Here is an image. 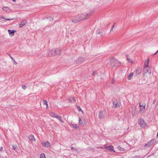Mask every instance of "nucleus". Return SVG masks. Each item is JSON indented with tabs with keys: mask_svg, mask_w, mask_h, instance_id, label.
<instances>
[{
	"mask_svg": "<svg viewBox=\"0 0 158 158\" xmlns=\"http://www.w3.org/2000/svg\"><path fill=\"white\" fill-rule=\"evenodd\" d=\"M110 63L112 67H117L120 65V62L116 59L112 58L110 59Z\"/></svg>",
	"mask_w": 158,
	"mask_h": 158,
	"instance_id": "obj_1",
	"label": "nucleus"
},
{
	"mask_svg": "<svg viewBox=\"0 0 158 158\" xmlns=\"http://www.w3.org/2000/svg\"><path fill=\"white\" fill-rule=\"evenodd\" d=\"M80 17L81 20H86L90 17V14L87 12L83 13L80 15Z\"/></svg>",
	"mask_w": 158,
	"mask_h": 158,
	"instance_id": "obj_2",
	"label": "nucleus"
},
{
	"mask_svg": "<svg viewBox=\"0 0 158 158\" xmlns=\"http://www.w3.org/2000/svg\"><path fill=\"white\" fill-rule=\"evenodd\" d=\"M56 55V49L48 50L46 55L47 56H52Z\"/></svg>",
	"mask_w": 158,
	"mask_h": 158,
	"instance_id": "obj_3",
	"label": "nucleus"
},
{
	"mask_svg": "<svg viewBox=\"0 0 158 158\" xmlns=\"http://www.w3.org/2000/svg\"><path fill=\"white\" fill-rule=\"evenodd\" d=\"M85 60L84 57H79L75 60L74 63L76 64H80L84 62Z\"/></svg>",
	"mask_w": 158,
	"mask_h": 158,
	"instance_id": "obj_4",
	"label": "nucleus"
},
{
	"mask_svg": "<svg viewBox=\"0 0 158 158\" xmlns=\"http://www.w3.org/2000/svg\"><path fill=\"white\" fill-rule=\"evenodd\" d=\"M106 114V113L105 110H101L99 114V117L100 119L103 118Z\"/></svg>",
	"mask_w": 158,
	"mask_h": 158,
	"instance_id": "obj_5",
	"label": "nucleus"
},
{
	"mask_svg": "<svg viewBox=\"0 0 158 158\" xmlns=\"http://www.w3.org/2000/svg\"><path fill=\"white\" fill-rule=\"evenodd\" d=\"M156 140L155 139H153L150 140L149 142H148L146 144L144 145V147H150L152 145L155 143Z\"/></svg>",
	"mask_w": 158,
	"mask_h": 158,
	"instance_id": "obj_6",
	"label": "nucleus"
},
{
	"mask_svg": "<svg viewBox=\"0 0 158 158\" xmlns=\"http://www.w3.org/2000/svg\"><path fill=\"white\" fill-rule=\"evenodd\" d=\"M80 17L79 16H77L73 17L71 21L73 23H76L78 22L79 21H81V19H80Z\"/></svg>",
	"mask_w": 158,
	"mask_h": 158,
	"instance_id": "obj_7",
	"label": "nucleus"
},
{
	"mask_svg": "<svg viewBox=\"0 0 158 158\" xmlns=\"http://www.w3.org/2000/svg\"><path fill=\"white\" fill-rule=\"evenodd\" d=\"M104 147L106 150L108 151L111 152L112 151H113L114 152V147L111 145L107 146L106 145H105L104 146Z\"/></svg>",
	"mask_w": 158,
	"mask_h": 158,
	"instance_id": "obj_8",
	"label": "nucleus"
},
{
	"mask_svg": "<svg viewBox=\"0 0 158 158\" xmlns=\"http://www.w3.org/2000/svg\"><path fill=\"white\" fill-rule=\"evenodd\" d=\"M138 123L141 127H145L146 126V124L145 121L142 118L139 120Z\"/></svg>",
	"mask_w": 158,
	"mask_h": 158,
	"instance_id": "obj_9",
	"label": "nucleus"
},
{
	"mask_svg": "<svg viewBox=\"0 0 158 158\" xmlns=\"http://www.w3.org/2000/svg\"><path fill=\"white\" fill-rule=\"evenodd\" d=\"M27 21L25 19L23 20L21 22V23L19 24V26L20 27H23L27 23Z\"/></svg>",
	"mask_w": 158,
	"mask_h": 158,
	"instance_id": "obj_10",
	"label": "nucleus"
},
{
	"mask_svg": "<svg viewBox=\"0 0 158 158\" xmlns=\"http://www.w3.org/2000/svg\"><path fill=\"white\" fill-rule=\"evenodd\" d=\"M42 145L45 147H50V143L47 141L45 143H42Z\"/></svg>",
	"mask_w": 158,
	"mask_h": 158,
	"instance_id": "obj_11",
	"label": "nucleus"
},
{
	"mask_svg": "<svg viewBox=\"0 0 158 158\" xmlns=\"http://www.w3.org/2000/svg\"><path fill=\"white\" fill-rule=\"evenodd\" d=\"M8 31L9 33V35H11V36H13L14 34V32H16V31L15 30H8Z\"/></svg>",
	"mask_w": 158,
	"mask_h": 158,
	"instance_id": "obj_12",
	"label": "nucleus"
},
{
	"mask_svg": "<svg viewBox=\"0 0 158 158\" xmlns=\"http://www.w3.org/2000/svg\"><path fill=\"white\" fill-rule=\"evenodd\" d=\"M135 73L136 75H138L140 74L141 72V69L140 68H138L135 71Z\"/></svg>",
	"mask_w": 158,
	"mask_h": 158,
	"instance_id": "obj_13",
	"label": "nucleus"
},
{
	"mask_svg": "<svg viewBox=\"0 0 158 158\" xmlns=\"http://www.w3.org/2000/svg\"><path fill=\"white\" fill-rule=\"evenodd\" d=\"M61 50L58 48L56 49V54L57 55H60L61 54Z\"/></svg>",
	"mask_w": 158,
	"mask_h": 158,
	"instance_id": "obj_14",
	"label": "nucleus"
},
{
	"mask_svg": "<svg viewBox=\"0 0 158 158\" xmlns=\"http://www.w3.org/2000/svg\"><path fill=\"white\" fill-rule=\"evenodd\" d=\"M54 116L56 118L58 119L59 120H60V121L61 123H63L64 122H63V120H62V119L61 117H60L58 115H55Z\"/></svg>",
	"mask_w": 158,
	"mask_h": 158,
	"instance_id": "obj_15",
	"label": "nucleus"
},
{
	"mask_svg": "<svg viewBox=\"0 0 158 158\" xmlns=\"http://www.w3.org/2000/svg\"><path fill=\"white\" fill-rule=\"evenodd\" d=\"M69 101L70 103H73L75 102V100L74 97H70L69 99Z\"/></svg>",
	"mask_w": 158,
	"mask_h": 158,
	"instance_id": "obj_16",
	"label": "nucleus"
},
{
	"mask_svg": "<svg viewBox=\"0 0 158 158\" xmlns=\"http://www.w3.org/2000/svg\"><path fill=\"white\" fill-rule=\"evenodd\" d=\"M119 106V104L117 101L114 102L113 103V107L114 108H116Z\"/></svg>",
	"mask_w": 158,
	"mask_h": 158,
	"instance_id": "obj_17",
	"label": "nucleus"
},
{
	"mask_svg": "<svg viewBox=\"0 0 158 158\" xmlns=\"http://www.w3.org/2000/svg\"><path fill=\"white\" fill-rule=\"evenodd\" d=\"M133 75V73H130L127 76L128 79V80H130L132 78Z\"/></svg>",
	"mask_w": 158,
	"mask_h": 158,
	"instance_id": "obj_18",
	"label": "nucleus"
},
{
	"mask_svg": "<svg viewBox=\"0 0 158 158\" xmlns=\"http://www.w3.org/2000/svg\"><path fill=\"white\" fill-rule=\"evenodd\" d=\"M29 139L31 141H33L35 140L34 136L33 135H30L29 137Z\"/></svg>",
	"mask_w": 158,
	"mask_h": 158,
	"instance_id": "obj_19",
	"label": "nucleus"
},
{
	"mask_svg": "<svg viewBox=\"0 0 158 158\" xmlns=\"http://www.w3.org/2000/svg\"><path fill=\"white\" fill-rule=\"evenodd\" d=\"M149 61V59H148V61H145L144 64V68H146V67H148Z\"/></svg>",
	"mask_w": 158,
	"mask_h": 158,
	"instance_id": "obj_20",
	"label": "nucleus"
},
{
	"mask_svg": "<svg viewBox=\"0 0 158 158\" xmlns=\"http://www.w3.org/2000/svg\"><path fill=\"white\" fill-rule=\"evenodd\" d=\"M118 149H119V150L120 151H121V152H123V151H125V150L124 148H121V147H120V146H118Z\"/></svg>",
	"mask_w": 158,
	"mask_h": 158,
	"instance_id": "obj_21",
	"label": "nucleus"
},
{
	"mask_svg": "<svg viewBox=\"0 0 158 158\" xmlns=\"http://www.w3.org/2000/svg\"><path fill=\"white\" fill-rule=\"evenodd\" d=\"M2 9H3V10L6 11H7L8 10H9V7L7 6H5L3 7Z\"/></svg>",
	"mask_w": 158,
	"mask_h": 158,
	"instance_id": "obj_22",
	"label": "nucleus"
},
{
	"mask_svg": "<svg viewBox=\"0 0 158 158\" xmlns=\"http://www.w3.org/2000/svg\"><path fill=\"white\" fill-rule=\"evenodd\" d=\"M146 105L143 106H141L140 108V110L142 111H143Z\"/></svg>",
	"mask_w": 158,
	"mask_h": 158,
	"instance_id": "obj_23",
	"label": "nucleus"
},
{
	"mask_svg": "<svg viewBox=\"0 0 158 158\" xmlns=\"http://www.w3.org/2000/svg\"><path fill=\"white\" fill-rule=\"evenodd\" d=\"M40 158H46L45 155L44 153H42L40 155Z\"/></svg>",
	"mask_w": 158,
	"mask_h": 158,
	"instance_id": "obj_24",
	"label": "nucleus"
},
{
	"mask_svg": "<svg viewBox=\"0 0 158 158\" xmlns=\"http://www.w3.org/2000/svg\"><path fill=\"white\" fill-rule=\"evenodd\" d=\"M79 125H83V123L82 121H81V119L79 118Z\"/></svg>",
	"mask_w": 158,
	"mask_h": 158,
	"instance_id": "obj_25",
	"label": "nucleus"
},
{
	"mask_svg": "<svg viewBox=\"0 0 158 158\" xmlns=\"http://www.w3.org/2000/svg\"><path fill=\"white\" fill-rule=\"evenodd\" d=\"M12 148H13V149L14 150H16V149H17L18 148V147L17 145H13L12 146Z\"/></svg>",
	"mask_w": 158,
	"mask_h": 158,
	"instance_id": "obj_26",
	"label": "nucleus"
},
{
	"mask_svg": "<svg viewBox=\"0 0 158 158\" xmlns=\"http://www.w3.org/2000/svg\"><path fill=\"white\" fill-rule=\"evenodd\" d=\"M77 109L79 111H81L82 113H83V110H82V109L79 106H77Z\"/></svg>",
	"mask_w": 158,
	"mask_h": 158,
	"instance_id": "obj_27",
	"label": "nucleus"
},
{
	"mask_svg": "<svg viewBox=\"0 0 158 158\" xmlns=\"http://www.w3.org/2000/svg\"><path fill=\"white\" fill-rule=\"evenodd\" d=\"M71 150L73 151H76L77 150V148H74L73 147H71Z\"/></svg>",
	"mask_w": 158,
	"mask_h": 158,
	"instance_id": "obj_28",
	"label": "nucleus"
},
{
	"mask_svg": "<svg viewBox=\"0 0 158 158\" xmlns=\"http://www.w3.org/2000/svg\"><path fill=\"white\" fill-rule=\"evenodd\" d=\"M94 11L92 10L91 11H90V12L89 13H88L89 14H90V16L94 14Z\"/></svg>",
	"mask_w": 158,
	"mask_h": 158,
	"instance_id": "obj_29",
	"label": "nucleus"
},
{
	"mask_svg": "<svg viewBox=\"0 0 158 158\" xmlns=\"http://www.w3.org/2000/svg\"><path fill=\"white\" fill-rule=\"evenodd\" d=\"M115 81L114 79H112L111 80V83L112 84H114L115 83Z\"/></svg>",
	"mask_w": 158,
	"mask_h": 158,
	"instance_id": "obj_30",
	"label": "nucleus"
},
{
	"mask_svg": "<svg viewBox=\"0 0 158 158\" xmlns=\"http://www.w3.org/2000/svg\"><path fill=\"white\" fill-rule=\"evenodd\" d=\"M72 126L76 128H77V127H78L77 126L76 124H73Z\"/></svg>",
	"mask_w": 158,
	"mask_h": 158,
	"instance_id": "obj_31",
	"label": "nucleus"
},
{
	"mask_svg": "<svg viewBox=\"0 0 158 158\" xmlns=\"http://www.w3.org/2000/svg\"><path fill=\"white\" fill-rule=\"evenodd\" d=\"M1 18H2V19H4V17H0V19H1ZM6 20H13V19H5Z\"/></svg>",
	"mask_w": 158,
	"mask_h": 158,
	"instance_id": "obj_32",
	"label": "nucleus"
},
{
	"mask_svg": "<svg viewBox=\"0 0 158 158\" xmlns=\"http://www.w3.org/2000/svg\"><path fill=\"white\" fill-rule=\"evenodd\" d=\"M22 88L24 89H25L27 88V87L26 85H23L22 86Z\"/></svg>",
	"mask_w": 158,
	"mask_h": 158,
	"instance_id": "obj_33",
	"label": "nucleus"
},
{
	"mask_svg": "<svg viewBox=\"0 0 158 158\" xmlns=\"http://www.w3.org/2000/svg\"><path fill=\"white\" fill-rule=\"evenodd\" d=\"M43 104L44 105H46V104H47V101L45 100H44L43 101Z\"/></svg>",
	"mask_w": 158,
	"mask_h": 158,
	"instance_id": "obj_34",
	"label": "nucleus"
},
{
	"mask_svg": "<svg viewBox=\"0 0 158 158\" xmlns=\"http://www.w3.org/2000/svg\"><path fill=\"white\" fill-rule=\"evenodd\" d=\"M96 71H93L92 72V74L93 75H94L96 73Z\"/></svg>",
	"mask_w": 158,
	"mask_h": 158,
	"instance_id": "obj_35",
	"label": "nucleus"
},
{
	"mask_svg": "<svg viewBox=\"0 0 158 158\" xmlns=\"http://www.w3.org/2000/svg\"><path fill=\"white\" fill-rule=\"evenodd\" d=\"M8 56H10V57L12 59V60H13L14 61H15V60L13 59V57H12L11 55L10 54H8Z\"/></svg>",
	"mask_w": 158,
	"mask_h": 158,
	"instance_id": "obj_36",
	"label": "nucleus"
},
{
	"mask_svg": "<svg viewBox=\"0 0 158 158\" xmlns=\"http://www.w3.org/2000/svg\"><path fill=\"white\" fill-rule=\"evenodd\" d=\"M126 58H127V60H130V58L128 56V55H126Z\"/></svg>",
	"mask_w": 158,
	"mask_h": 158,
	"instance_id": "obj_37",
	"label": "nucleus"
},
{
	"mask_svg": "<svg viewBox=\"0 0 158 158\" xmlns=\"http://www.w3.org/2000/svg\"><path fill=\"white\" fill-rule=\"evenodd\" d=\"M50 20H52V21H53V18L52 17H50Z\"/></svg>",
	"mask_w": 158,
	"mask_h": 158,
	"instance_id": "obj_38",
	"label": "nucleus"
},
{
	"mask_svg": "<svg viewBox=\"0 0 158 158\" xmlns=\"http://www.w3.org/2000/svg\"><path fill=\"white\" fill-rule=\"evenodd\" d=\"M143 104H142V105H141V103H140V102L139 103V106H140V107H141V106H143Z\"/></svg>",
	"mask_w": 158,
	"mask_h": 158,
	"instance_id": "obj_39",
	"label": "nucleus"
},
{
	"mask_svg": "<svg viewBox=\"0 0 158 158\" xmlns=\"http://www.w3.org/2000/svg\"><path fill=\"white\" fill-rule=\"evenodd\" d=\"M114 24L112 26V28H111V30H110V31H111L112 30V29H113V28L114 27Z\"/></svg>",
	"mask_w": 158,
	"mask_h": 158,
	"instance_id": "obj_40",
	"label": "nucleus"
},
{
	"mask_svg": "<svg viewBox=\"0 0 158 158\" xmlns=\"http://www.w3.org/2000/svg\"><path fill=\"white\" fill-rule=\"evenodd\" d=\"M3 149V147H1L0 148V152H2V150Z\"/></svg>",
	"mask_w": 158,
	"mask_h": 158,
	"instance_id": "obj_41",
	"label": "nucleus"
},
{
	"mask_svg": "<svg viewBox=\"0 0 158 158\" xmlns=\"http://www.w3.org/2000/svg\"><path fill=\"white\" fill-rule=\"evenodd\" d=\"M98 34H99L101 35H102V32H98Z\"/></svg>",
	"mask_w": 158,
	"mask_h": 158,
	"instance_id": "obj_42",
	"label": "nucleus"
},
{
	"mask_svg": "<svg viewBox=\"0 0 158 158\" xmlns=\"http://www.w3.org/2000/svg\"><path fill=\"white\" fill-rule=\"evenodd\" d=\"M158 52V50L157 51V52L155 53H154L153 55H155V54H156L157 52Z\"/></svg>",
	"mask_w": 158,
	"mask_h": 158,
	"instance_id": "obj_43",
	"label": "nucleus"
},
{
	"mask_svg": "<svg viewBox=\"0 0 158 158\" xmlns=\"http://www.w3.org/2000/svg\"><path fill=\"white\" fill-rule=\"evenodd\" d=\"M46 105L47 106V108L48 107V103H47V104H46Z\"/></svg>",
	"mask_w": 158,
	"mask_h": 158,
	"instance_id": "obj_44",
	"label": "nucleus"
},
{
	"mask_svg": "<svg viewBox=\"0 0 158 158\" xmlns=\"http://www.w3.org/2000/svg\"><path fill=\"white\" fill-rule=\"evenodd\" d=\"M148 72V70H147L146 72H145V73H146L147 72Z\"/></svg>",
	"mask_w": 158,
	"mask_h": 158,
	"instance_id": "obj_45",
	"label": "nucleus"
},
{
	"mask_svg": "<svg viewBox=\"0 0 158 158\" xmlns=\"http://www.w3.org/2000/svg\"><path fill=\"white\" fill-rule=\"evenodd\" d=\"M12 1L14 2H15L16 1V0H12Z\"/></svg>",
	"mask_w": 158,
	"mask_h": 158,
	"instance_id": "obj_46",
	"label": "nucleus"
},
{
	"mask_svg": "<svg viewBox=\"0 0 158 158\" xmlns=\"http://www.w3.org/2000/svg\"><path fill=\"white\" fill-rule=\"evenodd\" d=\"M15 62V64H17V62H16L15 61H14Z\"/></svg>",
	"mask_w": 158,
	"mask_h": 158,
	"instance_id": "obj_47",
	"label": "nucleus"
}]
</instances>
